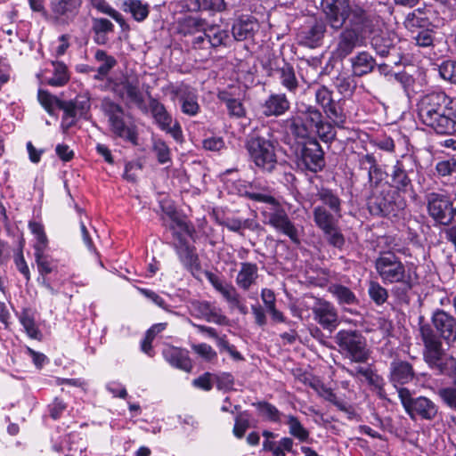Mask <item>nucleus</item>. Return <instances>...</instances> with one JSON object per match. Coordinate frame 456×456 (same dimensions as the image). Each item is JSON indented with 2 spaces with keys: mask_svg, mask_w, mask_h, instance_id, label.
<instances>
[{
  "mask_svg": "<svg viewBox=\"0 0 456 456\" xmlns=\"http://www.w3.org/2000/svg\"><path fill=\"white\" fill-rule=\"evenodd\" d=\"M437 395L446 406L456 410V387L454 386L440 388Z\"/></svg>",
  "mask_w": 456,
  "mask_h": 456,
  "instance_id": "nucleus-57",
  "label": "nucleus"
},
{
  "mask_svg": "<svg viewBox=\"0 0 456 456\" xmlns=\"http://www.w3.org/2000/svg\"><path fill=\"white\" fill-rule=\"evenodd\" d=\"M20 322L28 337L35 339L40 338L41 333L36 325L35 314L31 309H23L20 315Z\"/></svg>",
  "mask_w": 456,
  "mask_h": 456,
  "instance_id": "nucleus-43",
  "label": "nucleus"
},
{
  "mask_svg": "<svg viewBox=\"0 0 456 456\" xmlns=\"http://www.w3.org/2000/svg\"><path fill=\"white\" fill-rule=\"evenodd\" d=\"M327 24L322 19H315L298 34L299 44L309 48L320 46L327 32Z\"/></svg>",
  "mask_w": 456,
  "mask_h": 456,
  "instance_id": "nucleus-18",
  "label": "nucleus"
},
{
  "mask_svg": "<svg viewBox=\"0 0 456 456\" xmlns=\"http://www.w3.org/2000/svg\"><path fill=\"white\" fill-rule=\"evenodd\" d=\"M176 24L178 33L187 36L204 31L207 21L200 17L189 15L178 19Z\"/></svg>",
  "mask_w": 456,
  "mask_h": 456,
  "instance_id": "nucleus-30",
  "label": "nucleus"
},
{
  "mask_svg": "<svg viewBox=\"0 0 456 456\" xmlns=\"http://www.w3.org/2000/svg\"><path fill=\"white\" fill-rule=\"evenodd\" d=\"M281 85L289 92L295 94L298 88V80L296 77L294 68L283 61L282 66L275 69Z\"/></svg>",
  "mask_w": 456,
  "mask_h": 456,
  "instance_id": "nucleus-32",
  "label": "nucleus"
},
{
  "mask_svg": "<svg viewBox=\"0 0 456 456\" xmlns=\"http://www.w3.org/2000/svg\"><path fill=\"white\" fill-rule=\"evenodd\" d=\"M397 37L389 32H381L371 39V45L376 53L381 57H387L395 52Z\"/></svg>",
  "mask_w": 456,
  "mask_h": 456,
  "instance_id": "nucleus-26",
  "label": "nucleus"
},
{
  "mask_svg": "<svg viewBox=\"0 0 456 456\" xmlns=\"http://www.w3.org/2000/svg\"><path fill=\"white\" fill-rule=\"evenodd\" d=\"M37 100L41 106L50 116H55V109L60 107L61 100L56 95L52 94L46 90L39 89L37 92Z\"/></svg>",
  "mask_w": 456,
  "mask_h": 456,
  "instance_id": "nucleus-44",
  "label": "nucleus"
},
{
  "mask_svg": "<svg viewBox=\"0 0 456 456\" xmlns=\"http://www.w3.org/2000/svg\"><path fill=\"white\" fill-rule=\"evenodd\" d=\"M191 349L206 362H212L217 357L216 352L206 343L193 344Z\"/></svg>",
  "mask_w": 456,
  "mask_h": 456,
  "instance_id": "nucleus-55",
  "label": "nucleus"
},
{
  "mask_svg": "<svg viewBox=\"0 0 456 456\" xmlns=\"http://www.w3.org/2000/svg\"><path fill=\"white\" fill-rule=\"evenodd\" d=\"M372 28V19L362 16V12H356L353 20L344 25L336 38L332 55L336 59L343 60L350 55L355 48L362 46L365 41L367 32Z\"/></svg>",
  "mask_w": 456,
  "mask_h": 456,
  "instance_id": "nucleus-5",
  "label": "nucleus"
},
{
  "mask_svg": "<svg viewBox=\"0 0 456 456\" xmlns=\"http://www.w3.org/2000/svg\"><path fill=\"white\" fill-rule=\"evenodd\" d=\"M336 343L351 362H366L370 350L366 338L357 330H339L335 336Z\"/></svg>",
  "mask_w": 456,
  "mask_h": 456,
  "instance_id": "nucleus-10",
  "label": "nucleus"
},
{
  "mask_svg": "<svg viewBox=\"0 0 456 456\" xmlns=\"http://www.w3.org/2000/svg\"><path fill=\"white\" fill-rule=\"evenodd\" d=\"M330 293L337 299L339 305H354L358 304L355 294L347 287L341 284H332L329 288Z\"/></svg>",
  "mask_w": 456,
  "mask_h": 456,
  "instance_id": "nucleus-39",
  "label": "nucleus"
},
{
  "mask_svg": "<svg viewBox=\"0 0 456 456\" xmlns=\"http://www.w3.org/2000/svg\"><path fill=\"white\" fill-rule=\"evenodd\" d=\"M204 31L208 38L209 45L212 49H216L221 46H227L230 40L228 30L223 28L220 25L211 24L205 26Z\"/></svg>",
  "mask_w": 456,
  "mask_h": 456,
  "instance_id": "nucleus-31",
  "label": "nucleus"
},
{
  "mask_svg": "<svg viewBox=\"0 0 456 456\" xmlns=\"http://www.w3.org/2000/svg\"><path fill=\"white\" fill-rule=\"evenodd\" d=\"M114 92L120 97L127 99L139 109L144 108V99L140 89L139 79L135 77H125L114 85Z\"/></svg>",
  "mask_w": 456,
  "mask_h": 456,
  "instance_id": "nucleus-17",
  "label": "nucleus"
},
{
  "mask_svg": "<svg viewBox=\"0 0 456 456\" xmlns=\"http://www.w3.org/2000/svg\"><path fill=\"white\" fill-rule=\"evenodd\" d=\"M321 11L325 21L335 31H338L353 20L356 12H362V16H370L368 12L360 4H351L350 0H321Z\"/></svg>",
  "mask_w": 456,
  "mask_h": 456,
  "instance_id": "nucleus-7",
  "label": "nucleus"
},
{
  "mask_svg": "<svg viewBox=\"0 0 456 456\" xmlns=\"http://www.w3.org/2000/svg\"><path fill=\"white\" fill-rule=\"evenodd\" d=\"M411 39L416 45L419 47L432 46L435 41V32L433 29L425 28L419 30L418 33L411 35Z\"/></svg>",
  "mask_w": 456,
  "mask_h": 456,
  "instance_id": "nucleus-50",
  "label": "nucleus"
},
{
  "mask_svg": "<svg viewBox=\"0 0 456 456\" xmlns=\"http://www.w3.org/2000/svg\"><path fill=\"white\" fill-rule=\"evenodd\" d=\"M102 110L108 118L110 131L118 137L138 144V136L135 126L127 125L125 121V111L121 105L110 99L105 98L102 102Z\"/></svg>",
  "mask_w": 456,
  "mask_h": 456,
  "instance_id": "nucleus-9",
  "label": "nucleus"
},
{
  "mask_svg": "<svg viewBox=\"0 0 456 456\" xmlns=\"http://www.w3.org/2000/svg\"><path fill=\"white\" fill-rule=\"evenodd\" d=\"M422 11L420 9H417L412 12H410L403 22L406 29L411 32V35L418 33L421 29L427 28L428 25V19L426 17H422Z\"/></svg>",
  "mask_w": 456,
  "mask_h": 456,
  "instance_id": "nucleus-40",
  "label": "nucleus"
},
{
  "mask_svg": "<svg viewBox=\"0 0 456 456\" xmlns=\"http://www.w3.org/2000/svg\"><path fill=\"white\" fill-rule=\"evenodd\" d=\"M316 197L322 203V206H324L337 216V217H341V200L339 197L333 192L330 189L328 188H321L318 190Z\"/></svg>",
  "mask_w": 456,
  "mask_h": 456,
  "instance_id": "nucleus-34",
  "label": "nucleus"
},
{
  "mask_svg": "<svg viewBox=\"0 0 456 456\" xmlns=\"http://www.w3.org/2000/svg\"><path fill=\"white\" fill-rule=\"evenodd\" d=\"M163 356L167 362L177 369L189 372L192 368L188 352L184 349L168 346L163 350Z\"/></svg>",
  "mask_w": 456,
  "mask_h": 456,
  "instance_id": "nucleus-25",
  "label": "nucleus"
},
{
  "mask_svg": "<svg viewBox=\"0 0 456 456\" xmlns=\"http://www.w3.org/2000/svg\"><path fill=\"white\" fill-rule=\"evenodd\" d=\"M314 221L316 226L321 230H324L338 224V219L334 213L328 210L324 206H317L313 210Z\"/></svg>",
  "mask_w": 456,
  "mask_h": 456,
  "instance_id": "nucleus-35",
  "label": "nucleus"
},
{
  "mask_svg": "<svg viewBox=\"0 0 456 456\" xmlns=\"http://www.w3.org/2000/svg\"><path fill=\"white\" fill-rule=\"evenodd\" d=\"M245 196L251 200L267 204L268 207L261 210L264 224L288 236L294 244H300L297 228L281 204L273 196L254 191H246Z\"/></svg>",
  "mask_w": 456,
  "mask_h": 456,
  "instance_id": "nucleus-3",
  "label": "nucleus"
},
{
  "mask_svg": "<svg viewBox=\"0 0 456 456\" xmlns=\"http://www.w3.org/2000/svg\"><path fill=\"white\" fill-rule=\"evenodd\" d=\"M24 240L21 239L19 242L17 252L14 255V264L19 272L26 278L27 281L30 280L29 268L25 261L23 256Z\"/></svg>",
  "mask_w": 456,
  "mask_h": 456,
  "instance_id": "nucleus-51",
  "label": "nucleus"
},
{
  "mask_svg": "<svg viewBox=\"0 0 456 456\" xmlns=\"http://www.w3.org/2000/svg\"><path fill=\"white\" fill-rule=\"evenodd\" d=\"M257 409L258 414L266 420L278 423L281 421V412L273 404L260 401L252 403Z\"/></svg>",
  "mask_w": 456,
  "mask_h": 456,
  "instance_id": "nucleus-42",
  "label": "nucleus"
},
{
  "mask_svg": "<svg viewBox=\"0 0 456 456\" xmlns=\"http://www.w3.org/2000/svg\"><path fill=\"white\" fill-rule=\"evenodd\" d=\"M352 72L355 77L370 73L377 65L375 59L367 52H361L351 58Z\"/></svg>",
  "mask_w": 456,
  "mask_h": 456,
  "instance_id": "nucleus-28",
  "label": "nucleus"
},
{
  "mask_svg": "<svg viewBox=\"0 0 456 456\" xmlns=\"http://www.w3.org/2000/svg\"><path fill=\"white\" fill-rule=\"evenodd\" d=\"M152 150L157 156L158 161L160 164H165L171 160L170 149L164 141H154Z\"/></svg>",
  "mask_w": 456,
  "mask_h": 456,
  "instance_id": "nucleus-54",
  "label": "nucleus"
},
{
  "mask_svg": "<svg viewBox=\"0 0 456 456\" xmlns=\"http://www.w3.org/2000/svg\"><path fill=\"white\" fill-rule=\"evenodd\" d=\"M122 10L128 12L136 21H143L149 15L150 6L141 0H126L122 4Z\"/></svg>",
  "mask_w": 456,
  "mask_h": 456,
  "instance_id": "nucleus-37",
  "label": "nucleus"
},
{
  "mask_svg": "<svg viewBox=\"0 0 456 456\" xmlns=\"http://www.w3.org/2000/svg\"><path fill=\"white\" fill-rule=\"evenodd\" d=\"M149 108L151 113L159 128H167L169 123H173L172 116L166 107L158 99L150 97Z\"/></svg>",
  "mask_w": 456,
  "mask_h": 456,
  "instance_id": "nucleus-33",
  "label": "nucleus"
},
{
  "mask_svg": "<svg viewBox=\"0 0 456 456\" xmlns=\"http://www.w3.org/2000/svg\"><path fill=\"white\" fill-rule=\"evenodd\" d=\"M332 94L333 93L331 90H330L328 87L324 86H322L318 87L315 91V102L322 107V110H324L326 107H328L329 104L332 103V102L334 101Z\"/></svg>",
  "mask_w": 456,
  "mask_h": 456,
  "instance_id": "nucleus-58",
  "label": "nucleus"
},
{
  "mask_svg": "<svg viewBox=\"0 0 456 456\" xmlns=\"http://www.w3.org/2000/svg\"><path fill=\"white\" fill-rule=\"evenodd\" d=\"M173 93L178 98L181 110L184 115L193 117L200 112V107L198 102L199 96L196 89L182 85L175 87Z\"/></svg>",
  "mask_w": 456,
  "mask_h": 456,
  "instance_id": "nucleus-20",
  "label": "nucleus"
},
{
  "mask_svg": "<svg viewBox=\"0 0 456 456\" xmlns=\"http://www.w3.org/2000/svg\"><path fill=\"white\" fill-rule=\"evenodd\" d=\"M36 262L41 273H51L55 265L53 261L49 260L44 252H35Z\"/></svg>",
  "mask_w": 456,
  "mask_h": 456,
  "instance_id": "nucleus-61",
  "label": "nucleus"
},
{
  "mask_svg": "<svg viewBox=\"0 0 456 456\" xmlns=\"http://www.w3.org/2000/svg\"><path fill=\"white\" fill-rule=\"evenodd\" d=\"M218 224L227 228L230 232L239 233L240 236H244V232H242V219L240 218L233 216L226 217L218 221Z\"/></svg>",
  "mask_w": 456,
  "mask_h": 456,
  "instance_id": "nucleus-62",
  "label": "nucleus"
},
{
  "mask_svg": "<svg viewBox=\"0 0 456 456\" xmlns=\"http://www.w3.org/2000/svg\"><path fill=\"white\" fill-rule=\"evenodd\" d=\"M300 159L305 168L314 173L321 171L325 166L324 152L315 139L304 143Z\"/></svg>",
  "mask_w": 456,
  "mask_h": 456,
  "instance_id": "nucleus-16",
  "label": "nucleus"
},
{
  "mask_svg": "<svg viewBox=\"0 0 456 456\" xmlns=\"http://www.w3.org/2000/svg\"><path fill=\"white\" fill-rule=\"evenodd\" d=\"M417 106L419 119L426 126L441 134L456 131V103L445 93L427 94Z\"/></svg>",
  "mask_w": 456,
  "mask_h": 456,
  "instance_id": "nucleus-2",
  "label": "nucleus"
},
{
  "mask_svg": "<svg viewBox=\"0 0 456 456\" xmlns=\"http://www.w3.org/2000/svg\"><path fill=\"white\" fill-rule=\"evenodd\" d=\"M367 206L370 213L373 216H397L399 211L404 209L406 202L391 188L383 186L372 189L367 200Z\"/></svg>",
  "mask_w": 456,
  "mask_h": 456,
  "instance_id": "nucleus-8",
  "label": "nucleus"
},
{
  "mask_svg": "<svg viewBox=\"0 0 456 456\" xmlns=\"http://www.w3.org/2000/svg\"><path fill=\"white\" fill-rule=\"evenodd\" d=\"M203 34L195 37L191 41V47L194 50H202L207 54H211L212 47L209 45L208 38L207 37V34L205 31H202Z\"/></svg>",
  "mask_w": 456,
  "mask_h": 456,
  "instance_id": "nucleus-63",
  "label": "nucleus"
},
{
  "mask_svg": "<svg viewBox=\"0 0 456 456\" xmlns=\"http://www.w3.org/2000/svg\"><path fill=\"white\" fill-rule=\"evenodd\" d=\"M368 294L371 300L378 305H383L388 298L387 289L375 281L369 282Z\"/></svg>",
  "mask_w": 456,
  "mask_h": 456,
  "instance_id": "nucleus-48",
  "label": "nucleus"
},
{
  "mask_svg": "<svg viewBox=\"0 0 456 456\" xmlns=\"http://www.w3.org/2000/svg\"><path fill=\"white\" fill-rule=\"evenodd\" d=\"M207 278L215 289L217 290L230 305H232L234 303H238V299L240 297L234 286L229 283H224L212 273H208Z\"/></svg>",
  "mask_w": 456,
  "mask_h": 456,
  "instance_id": "nucleus-29",
  "label": "nucleus"
},
{
  "mask_svg": "<svg viewBox=\"0 0 456 456\" xmlns=\"http://www.w3.org/2000/svg\"><path fill=\"white\" fill-rule=\"evenodd\" d=\"M53 76L47 79L46 83L52 86H63L69 80L67 66L61 61H53Z\"/></svg>",
  "mask_w": 456,
  "mask_h": 456,
  "instance_id": "nucleus-41",
  "label": "nucleus"
},
{
  "mask_svg": "<svg viewBox=\"0 0 456 456\" xmlns=\"http://www.w3.org/2000/svg\"><path fill=\"white\" fill-rule=\"evenodd\" d=\"M407 160H411V159L396 160L389 175L390 187L399 195L412 191V183L410 178V174L412 170L408 169Z\"/></svg>",
  "mask_w": 456,
  "mask_h": 456,
  "instance_id": "nucleus-15",
  "label": "nucleus"
},
{
  "mask_svg": "<svg viewBox=\"0 0 456 456\" xmlns=\"http://www.w3.org/2000/svg\"><path fill=\"white\" fill-rule=\"evenodd\" d=\"M290 102L284 94H271L261 104V111L266 118L279 117L289 110Z\"/></svg>",
  "mask_w": 456,
  "mask_h": 456,
  "instance_id": "nucleus-22",
  "label": "nucleus"
},
{
  "mask_svg": "<svg viewBox=\"0 0 456 456\" xmlns=\"http://www.w3.org/2000/svg\"><path fill=\"white\" fill-rule=\"evenodd\" d=\"M59 109L63 110L61 127L67 131L76 124L77 118L80 117L71 105V102L62 101Z\"/></svg>",
  "mask_w": 456,
  "mask_h": 456,
  "instance_id": "nucleus-46",
  "label": "nucleus"
},
{
  "mask_svg": "<svg viewBox=\"0 0 456 456\" xmlns=\"http://www.w3.org/2000/svg\"><path fill=\"white\" fill-rule=\"evenodd\" d=\"M345 101H333L323 110L326 117L333 123L334 126L343 128L346 121V115L344 110Z\"/></svg>",
  "mask_w": 456,
  "mask_h": 456,
  "instance_id": "nucleus-36",
  "label": "nucleus"
},
{
  "mask_svg": "<svg viewBox=\"0 0 456 456\" xmlns=\"http://www.w3.org/2000/svg\"><path fill=\"white\" fill-rule=\"evenodd\" d=\"M114 25L107 19L99 18L94 20L93 30L96 35L112 32Z\"/></svg>",
  "mask_w": 456,
  "mask_h": 456,
  "instance_id": "nucleus-64",
  "label": "nucleus"
},
{
  "mask_svg": "<svg viewBox=\"0 0 456 456\" xmlns=\"http://www.w3.org/2000/svg\"><path fill=\"white\" fill-rule=\"evenodd\" d=\"M71 105L78 113L79 117H84L90 110V99L86 95H77L75 99L70 100Z\"/></svg>",
  "mask_w": 456,
  "mask_h": 456,
  "instance_id": "nucleus-60",
  "label": "nucleus"
},
{
  "mask_svg": "<svg viewBox=\"0 0 456 456\" xmlns=\"http://www.w3.org/2000/svg\"><path fill=\"white\" fill-rule=\"evenodd\" d=\"M258 279L257 265L251 262H242L240 265V270L237 273L235 282L242 290H248L255 285Z\"/></svg>",
  "mask_w": 456,
  "mask_h": 456,
  "instance_id": "nucleus-24",
  "label": "nucleus"
},
{
  "mask_svg": "<svg viewBox=\"0 0 456 456\" xmlns=\"http://www.w3.org/2000/svg\"><path fill=\"white\" fill-rule=\"evenodd\" d=\"M375 269L384 284L398 283L392 292L399 298H404L414 285V278L406 271L404 264L395 253H380L375 260Z\"/></svg>",
  "mask_w": 456,
  "mask_h": 456,
  "instance_id": "nucleus-4",
  "label": "nucleus"
},
{
  "mask_svg": "<svg viewBox=\"0 0 456 456\" xmlns=\"http://www.w3.org/2000/svg\"><path fill=\"white\" fill-rule=\"evenodd\" d=\"M215 340L220 351H226L234 360H243L241 354L236 350L235 346L229 344L225 335L218 336Z\"/></svg>",
  "mask_w": 456,
  "mask_h": 456,
  "instance_id": "nucleus-59",
  "label": "nucleus"
},
{
  "mask_svg": "<svg viewBox=\"0 0 456 456\" xmlns=\"http://www.w3.org/2000/svg\"><path fill=\"white\" fill-rule=\"evenodd\" d=\"M322 118L323 115L319 109L313 105H305L298 109L297 115L286 119L285 123L292 134L299 138H306Z\"/></svg>",
  "mask_w": 456,
  "mask_h": 456,
  "instance_id": "nucleus-12",
  "label": "nucleus"
},
{
  "mask_svg": "<svg viewBox=\"0 0 456 456\" xmlns=\"http://www.w3.org/2000/svg\"><path fill=\"white\" fill-rule=\"evenodd\" d=\"M314 319L323 328L330 331L338 324V313L334 305L326 301L318 299L312 308Z\"/></svg>",
  "mask_w": 456,
  "mask_h": 456,
  "instance_id": "nucleus-19",
  "label": "nucleus"
},
{
  "mask_svg": "<svg viewBox=\"0 0 456 456\" xmlns=\"http://www.w3.org/2000/svg\"><path fill=\"white\" fill-rule=\"evenodd\" d=\"M439 74L444 80L456 84V61H444L439 66Z\"/></svg>",
  "mask_w": 456,
  "mask_h": 456,
  "instance_id": "nucleus-56",
  "label": "nucleus"
},
{
  "mask_svg": "<svg viewBox=\"0 0 456 456\" xmlns=\"http://www.w3.org/2000/svg\"><path fill=\"white\" fill-rule=\"evenodd\" d=\"M428 211L430 216L443 224L452 223V216H450V208L452 202L444 194L431 192L427 195Z\"/></svg>",
  "mask_w": 456,
  "mask_h": 456,
  "instance_id": "nucleus-14",
  "label": "nucleus"
},
{
  "mask_svg": "<svg viewBox=\"0 0 456 456\" xmlns=\"http://www.w3.org/2000/svg\"><path fill=\"white\" fill-rule=\"evenodd\" d=\"M258 25L252 16H241L232 25V33L235 40L243 41L253 37Z\"/></svg>",
  "mask_w": 456,
  "mask_h": 456,
  "instance_id": "nucleus-27",
  "label": "nucleus"
},
{
  "mask_svg": "<svg viewBox=\"0 0 456 456\" xmlns=\"http://www.w3.org/2000/svg\"><path fill=\"white\" fill-rule=\"evenodd\" d=\"M175 235L177 240L175 248L181 263L191 273L199 271L200 269V263L195 247L189 245L182 235H179L177 232H175Z\"/></svg>",
  "mask_w": 456,
  "mask_h": 456,
  "instance_id": "nucleus-21",
  "label": "nucleus"
},
{
  "mask_svg": "<svg viewBox=\"0 0 456 456\" xmlns=\"http://www.w3.org/2000/svg\"><path fill=\"white\" fill-rule=\"evenodd\" d=\"M249 428V419L246 411L240 412L235 418V423L232 429L233 435L237 438H242Z\"/></svg>",
  "mask_w": 456,
  "mask_h": 456,
  "instance_id": "nucleus-53",
  "label": "nucleus"
},
{
  "mask_svg": "<svg viewBox=\"0 0 456 456\" xmlns=\"http://www.w3.org/2000/svg\"><path fill=\"white\" fill-rule=\"evenodd\" d=\"M266 135L251 137L246 143L250 160L262 171L271 173L277 165L275 153L276 140L271 128H267Z\"/></svg>",
  "mask_w": 456,
  "mask_h": 456,
  "instance_id": "nucleus-6",
  "label": "nucleus"
},
{
  "mask_svg": "<svg viewBox=\"0 0 456 456\" xmlns=\"http://www.w3.org/2000/svg\"><path fill=\"white\" fill-rule=\"evenodd\" d=\"M398 396L406 413L411 419L419 418L424 420H434L438 414V405L426 396L412 397L409 389L399 387Z\"/></svg>",
  "mask_w": 456,
  "mask_h": 456,
  "instance_id": "nucleus-11",
  "label": "nucleus"
},
{
  "mask_svg": "<svg viewBox=\"0 0 456 456\" xmlns=\"http://www.w3.org/2000/svg\"><path fill=\"white\" fill-rule=\"evenodd\" d=\"M217 98L226 105L230 116L238 118L245 116L246 110L243 103L240 100L234 98L231 93L220 91L217 94Z\"/></svg>",
  "mask_w": 456,
  "mask_h": 456,
  "instance_id": "nucleus-38",
  "label": "nucleus"
},
{
  "mask_svg": "<svg viewBox=\"0 0 456 456\" xmlns=\"http://www.w3.org/2000/svg\"><path fill=\"white\" fill-rule=\"evenodd\" d=\"M168 228L173 231V235L176 239L175 232H177L181 235L180 232H183L188 235H191L194 232V228L190 225L183 219L179 217L178 215L175 216V218L170 219V224H168Z\"/></svg>",
  "mask_w": 456,
  "mask_h": 456,
  "instance_id": "nucleus-52",
  "label": "nucleus"
},
{
  "mask_svg": "<svg viewBox=\"0 0 456 456\" xmlns=\"http://www.w3.org/2000/svg\"><path fill=\"white\" fill-rule=\"evenodd\" d=\"M332 124L331 121H327L323 118L314 131L317 133L323 142H331L336 137V131Z\"/></svg>",
  "mask_w": 456,
  "mask_h": 456,
  "instance_id": "nucleus-49",
  "label": "nucleus"
},
{
  "mask_svg": "<svg viewBox=\"0 0 456 456\" xmlns=\"http://www.w3.org/2000/svg\"><path fill=\"white\" fill-rule=\"evenodd\" d=\"M326 241L332 247L341 249L345 245V237L338 225L336 224L322 231Z\"/></svg>",
  "mask_w": 456,
  "mask_h": 456,
  "instance_id": "nucleus-47",
  "label": "nucleus"
},
{
  "mask_svg": "<svg viewBox=\"0 0 456 456\" xmlns=\"http://www.w3.org/2000/svg\"><path fill=\"white\" fill-rule=\"evenodd\" d=\"M431 323L426 322L423 316L419 318L423 360L436 375L452 376L456 373V358L446 353L442 340L447 344L456 341V318L437 309L431 316Z\"/></svg>",
  "mask_w": 456,
  "mask_h": 456,
  "instance_id": "nucleus-1",
  "label": "nucleus"
},
{
  "mask_svg": "<svg viewBox=\"0 0 456 456\" xmlns=\"http://www.w3.org/2000/svg\"><path fill=\"white\" fill-rule=\"evenodd\" d=\"M415 376L412 365L402 360H395L390 364L389 380L397 388L398 385L411 382Z\"/></svg>",
  "mask_w": 456,
  "mask_h": 456,
  "instance_id": "nucleus-23",
  "label": "nucleus"
},
{
  "mask_svg": "<svg viewBox=\"0 0 456 456\" xmlns=\"http://www.w3.org/2000/svg\"><path fill=\"white\" fill-rule=\"evenodd\" d=\"M83 0H50L46 20L54 26L66 27L78 16Z\"/></svg>",
  "mask_w": 456,
  "mask_h": 456,
  "instance_id": "nucleus-13",
  "label": "nucleus"
},
{
  "mask_svg": "<svg viewBox=\"0 0 456 456\" xmlns=\"http://www.w3.org/2000/svg\"><path fill=\"white\" fill-rule=\"evenodd\" d=\"M286 424L289 427V433L300 442H305L309 438V431L301 424L294 415L287 416Z\"/></svg>",
  "mask_w": 456,
  "mask_h": 456,
  "instance_id": "nucleus-45",
  "label": "nucleus"
}]
</instances>
